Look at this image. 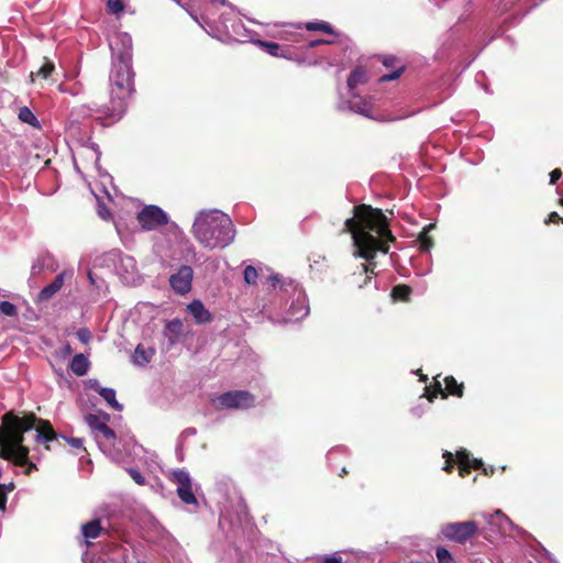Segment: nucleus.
<instances>
[{
  "mask_svg": "<svg viewBox=\"0 0 563 563\" xmlns=\"http://www.w3.org/2000/svg\"><path fill=\"white\" fill-rule=\"evenodd\" d=\"M366 81V73L361 67L355 68L347 78V86L353 90L357 85Z\"/></svg>",
  "mask_w": 563,
  "mask_h": 563,
  "instance_id": "nucleus-24",
  "label": "nucleus"
},
{
  "mask_svg": "<svg viewBox=\"0 0 563 563\" xmlns=\"http://www.w3.org/2000/svg\"><path fill=\"white\" fill-rule=\"evenodd\" d=\"M258 272L252 266L247 265L243 272V279L246 285H255L257 283Z\"/></svg>",
  "mask_w": 563,
  "mask_h": 563,
  "instance_id": "nucleus-29",
  "label": "nucleus"
},
{
  "mask_svg": "<svg viewBox=\"0 0 563 563\" xmlns=\"http://www.w3.org/2000/svg\"><path fill=\"white\" fill-rule=\"evenodd\" d=\"M410 291L411 290H410V288L408 286L398 285V286L393 288V296L396 299L407 300L409 295H410Z\"/></svg>",
  "mask_w": 563,
  "mask_h": 563,
  "instance_id": "nucleus-32",
  "label": "nucleus"
},
{
  "mask_svg": "<svg viewBox=\"0 0 563 563\" xmlns=\"http://www.w3.org/2000/svg\"><path fill=\"white\" fill-rule=\"evenodd\" d=\"M431 240L427 236L426 232L420 236V249L428 252L431 247Z\"/></svg>",
  "mask_w": 563,
  "mask_h": 563,
  "instance_id": "nucleus-40",
  "label": "nucleus"
},
{
  "mask_svg": "<svg viewBox=\"0 0 563 563\" xmlns=\"http://www.w3.org/2000/svg\"><path fill=\"white\" fill-rule=\"evenodd\" d=\"M437 559L439 563H452L453 558L451 553L444 548H438L435 552Z\"/></svg>",
  "mask_w": 563,
  "mask_h": 563,
  "instance_id": "nucleus-35",
  "label": "nucleus"
},
{
  "mask_svg": "<svg viewBox=\"0 0 563 563\" xmlns=\"http://www.w3.org/2000/svg\"><path fill=\"white\" fill-rule=\"evenodd\" d=\"M58 88H59V91L65 92V93H70V95H76L77 93V91L65 87L63 84L59 85Z\"/></svg>",
  "mask_w": 563,
  "mask_h": 563,
  "instance_id": "nucleus-52",
  "label": "nucleus"
},
{
  "mask_svg": "<svg viewBox=\"0 0 563 563\" xmlns=\"http://www.w3.org/2000/svg\"><path fill=\"white\" fill-rule=\"evenodd\" d=\"M559 220H561V217L556 213V212H552L549 214V218L545 220V223H550V222H558Z\"/></svg>",
  "mask_w": 563,
  "mask_h": 563,
  "instance_id": "nucleus-48",
  "label": "nucleus"
},
{
  "mask_svg": "<svg viewBox=\"0 0 563 563\" xmlns=\"http://www.w3.org/2000/svg\"><path fill=\"white\" fill-rule=\"evenodd\" d=\"M195 434H196V429L187 428L186 430L183 431L180 439L188 437V435H195Z\"/></svg>",
  "mask_w": 563,
  "mask_h": 563,
  "instance_id": "nucleus-51",
  "label": "nucleus"
},
{
  "mask_svg": "<svg viewBox=\"0 0 563 563\" xmlns=\"http://www.w3.org/2000/svg\"><path fill=\"white\" fill-rule=\"evenodd\" d=\"M51 261H52V258L49 256H43V257L37 258L36 262L31 267V275L32 276L37 275L45 268H48L52 272H54L55 268L53 267V265H49Z\"/></svg>",
  "mask_w": 563,
  "mask_h": 563,
  "instance_id": "nucleus-25",
  "label": "nucleus"
},
{
  "mask_svg": "<svg viewBox=\"0 0 563 563\" xmlns=\"http://www.w3.org/2000/svg\"><path fill=\"white\" fill-rule=\"evenodd\" d=\"M88 278H89V280H90L91 285H95V286L99 287V286L97 285V283H96V279H95V277H93V274H92L91 272H89V273H88Z\"/></svg>",
  "mask_w": 563,
  "mask_h": 563,
  "instance_id": "nucleus-53",
  "label": "nucleus"
},
{
  "mask_svg": "<svg viewBox=\"0 0 563 563\" xmlns=\"http://www.w3.org/2000/svg\"><path fill=\"white\" fill-rule=\"evenodd\" d=\"M562 176V172L559 168H555L550 174V183L554 184Z\"/></svg>",
  "mask_w": 563,
  "mask_h": 563,
  "instance_id": "nucleus-43",
  "label": "nucleus"
},
{
  "mask_svg": "<svg viewBox=\"0 0 563 563\" xmlns=\"http://www.w3.org/2000/svg\"><path fill=\"white\" fill-rule=\"evenodd\" d=\"M289 289L292 290L294 299L288 309L287 321H298L309 313L308 299L298 284L290 282L288 285H285V292H288Z\"/></svg>",
  "mask_w": 563,
  "mask_h": 563,
  "instance_id": "nucleus-6",
  "label": "nucleus"
},
{
  "mask_svg": "<svg viewBox=\"0 0 563 563\" xmlns=\"http://www.w3.org/2000/svg\"><path fill=\"white\" fill-rule=\"evenodd\" d=\"M488 523L489 532L496 534H510L512 531L520 532L521 529L516 527L514 522L504 515L500 510L495 511L492 515H483Z\"/></svg>",
  "mask_w": 563,
  "mask_h": 563,
  "instance_id": "nucleus-12",
  "label": "nucleus"
},
{
  "mask_svg": "<svg viewBox=\"0 0 563 563\" xmlns=\"http://www.w3.org/2000/svg\"><path fill=\"white\" fill-rule=\"evenodd\" d=\"M260 46L264 47L272 56H278L280 46L275 42L258 41Z\"/></svg>",
  "mask_w": 563,
  "mask_h": 563,
  "instance_id": "nucleus-34",
  "label": "nucleus"
},
{
  "mask_svg": "<svg viewBox=\"0 0 563 563\" xmlns=\"http://www.w3.org/2000/svg\"><path fill=\"white\" fill-rule=\"evenodd\" d=\"M133 77L132 62L112 59L109 104L98 106L92 103L80 107L79 111L82 112L84 115L109 120V123L117 122L124 114L126 110V99L134 90Z\"/></svg>",
  "mask_w": 563,
  "mask_h": 563,
  "instance_id": "nucleus-3",
  "label": "nucleus"
},
{
  "mask_svg": "<svg viewBox=\"0 0 563 563\" xmlns=\"http://www.w3.org/2000/svg\"><path fill=\"white\" fill-rule=\"evenodd\" d=\"M402 70H404V67H400L397 70L393 71L391 74L384 75V76H382L380 81L395 80L401 75Z\"/></svg>",
  "mask_w": 563,
  "mask_h": 563,
  "instance_id": "nucleus-39",
  "label": "nucleus"
},
{
  "mask_svg": "<svg viewBox=\"0 0 563 563\" xmlns=\"http://www.w3.org/2000/svg\"><path fill=\"white\" fill-rule=\"evenodd\" d=\"M7 506V495L0 490V511H4Z\"/></svg>",
  "mask_w": 563,
  "mask_h": 563,
  "instance_id": "nucleus-46",
  "label": "nucleus"
},
{
  "mask_svg": "<svg viewBox=\"0 0 563 563\" xmlns=\"http://www.w3.org/2000/svg\"><path fill=\"white\" fill-rule=\"evenodd\" d=\"M107 8L110 12L118 14L123 11L124 5L122 0H108Z\"/></svg>",
  "mask_w": 563,
  "mask_h": 563,
  "instance_id": "nucleus-36",
  "label": "nucleus"
},
{
  "mask_svg": "<svg viewBox=\"0 0 563 563\" xmlns=\"http://www.w3.org/2000/svg\"><path fill=\"white\" fill-rule=\"evenodd\" d=\"M188 313L194 318L195 323L206 324L212 321L211 312L205 307L201 300L195 299L187 305Z\"/></svg>",
  "mask_w": 563,
  "mask_h": 563,
  "instance_id": "nucleus-16",
  "label": "nucleus"
},
{
  "mask_svg": "<svg viewBox=\"0 0 563 563\" xmlns=\"http://www.w3.org/2000/svg\"><path fill=\"white\" fill-rule=\"evenodd\" d=\"M128 472L136 484H139V485L145 484V477L137 470L130 468Z\"/></svg>",
  "mask_w": 563,
  "mask_h": 563,
  "instance_id": "nucleus-38",
  "label": "nucleus"
},
{
  "mask_svg": "<svg viewBox=\"0 0 563 563\" xmlns=\"http://www.w3.org/2000/svg\"><path fill=\"white\" fill-rule=\"evenodd\" d=\"M396 58L394 56H385L383 59V64L387 67L391 66L395 63Z\"/></svg>",
  "mask_w": 563,
  "mask_h": 563,
  "instance_id": "nucleus-50",
  "label": "nucleus"
},
{
  "mask_svg": "<svg viewBox=\"0 0 563 563\" xmlns=\"http://www.w3.org/2000/svg\"><path fill=\"white\" fill-rule=\"evenodd\" d=\"M456 459L459 462L461 476H465L467 473H470L471 468H479L483 464L479 460L471 459L466 450L459 451L456 453Z\"/></svg>",
  "mask_w": 563,
  "mask_h": 563,
  "instance_id": "nucleus-18",
  "label": "nucleus"
},
{
  "mask_svg": "<svg viewBox=\"0 0 563 563\" xmlns=\"http://www.w3.org/2000/svg\"><path fill=\"white\" fill-rule=\"evenodd\" d=\"M445 389L455 396H462V385H459L457 382L452 377H445Z\"/></svg>",
  "mask_w": 563,
  "mask_h": 563,
  "instance_id": "nucleus-30",
  "label": "nucleus"
},
{
  "mask_svg": "<svg viewBox=\"0 0 563 563\" xmlns=\"http://www.w3.org/2000/svg\"><path fill=\"white\" fill-rule=\"evenodd\" d=\"M561 201H562V205H563V197H562V200H561Z\"/></svg>",
  "mask_w": 563,
  "mask_h": 563,
  "instance_id": "nucleus-56",
  "label": "nucleus"
},
{
  "mask_svg": "<svg viewBox=\"0 0 563 563\" xmlns=\"http://www.w3.org/2000/svg\"><path fill=\"white\" fill-rule=\"evenodd\" d=\"M86 422L95 433L99 432L101 430V427L106 426V423L102 422L100 418L96 415H88L86 417Z\"/></svg>",
  "mask_w": 563,
  "mask_h": 563,
  "instance_id": "nucleus-31",
  "label": "nucleus"
},
{
  "mask_svg": "<svg viewBox=\"0 0 563 563\" xmlns=\"http://www.w3.org/2000/svg\"><path fill=\"white\" fill-rule=\"evenodd\" d=\"M137 222L144 231H153L168 223V214L155 205L145 206L137 213Z\"/></svg>",
  "mask_w": 563,
  "mask_h": 563,
  "instance_id": "nucleus-5",
  "label": "nucleus"
},
{
  "mask_svg": "<svg viewBox=\"0 0 563 563\" xmlns=\"http://www.w3.org/2000/svg\"><path fill=\"white\" fill-rule=\"evenodd\" d=\"M183 329L184 324L179 319H173L166 323L164 328V336L168 341V347L174 346L178 342L183 333Z\"/></svg>",
  "mask_w": 563,
  "mask_h": 563,
  "instance_id": "nucleus-17",
  "label": "nucleus"
},
{
  "mask_svg": "<svg viewBox=\"0 0 563 563\" xmlns=\"http://www.w3.org/2000/svg\"><path fill=\"white\" fill-rule=\"evenodd\" d=\"M74 276V271L71 268L65 269L59 273L55 279L45 286L37 295L36 300L40 302L48 301L52 299L63 287L66 279H71Z\"/></svg>",
  "mask_w": 563,
  "mask_h": 563,
  "instance_id": "nucleus-13",
  "label": "nucleus"
},
{
  "mask_svg": "<svg viewBox=\"0 0 563 563\" xmlns=\"http://www.w3.org/2000/svg\"><path fill=\"white\" fill-rule=\"evenodd\" d=\"M444 457H446V465L444 466V471L450 472L451 471V463L453 462V456L450 452L444 453Z\"/></svg>",
  "mask_w": 563,
  "mask_h": 563,
  "instance_id": "nucleus-45",
  "label": "nucleus"
},
{
  "mask_svg": "<svg viewBox=\"0 0 563 563\" xmlns=\"http://www.w3.org/2000/svg\"><path fill=\"white\" fill-rule=\"evenodd\" d=\"M92 386L111 408L119 411L122 410V405L118 402L115 398V390L113 388L101 387L97 380L92 383Z\"/></svg>",
  "mask_w": 563,
  "mask_h": 563,
  "instance_id": "nucleus-20",
  "label": "nucleus"
},
{
  "mask_svg": "<svg viewBox=\"0 0 563 563\" xmlns=\"http://www.w3.org/2000/svg\"><path fill=\"white\" fill-rule=\"evenodd\" d=\"M330 43L331 42L327 41V40H314V41L309 42L308 46L312 48V47H316L318 45L330 44Z\"/></svg>",
  "mask_w": 563,
  "mask_h": 563,
  "instance_id": "nucleus-47",
  "label": "nucleus"
},
{
  "mask_svg": "<svg viewBox=\"0 0 563 563\" xmlns=\"http://www.w3.org/2000/svg\"><path fill=\"white\" fill-rule=\"evenodd\" d=\"M117 271L124 283L131 284L136 280L137 267H136L135 260L132 256H129V255L120 256L119 265L117 266Z\"/></svg>",
  "mask_w": 563,
  "mask_h": 563,
  "instance_id": "nucleus-14",
  "label": "nucleus"
},
{
  "mask_svg": "<svg viewBox=\"0 0 563 563\" xmlns=\"http://www.w3.org/2000/svg\"><path fill=\"white\" fill-rule=\"evenodd\" d=\"M154 355L155 349H145L142 344H139L132 354V362L134 365L144 366L151 362Z\"/></svg>",
  "mask_w": 563,
  "mask_h": 563,
  "instance_id": "nucleus-19",
  "label": "nucleus"
},
{
  "mask_svg": "<svg viewBox=\"0 0 563 563\" xmlns=\"http://www.w3.org/2000/svg\"><path fill=\"white\" fill-rule=\"evenodd\" d=\"M478 530L475 521L451 522L442 526L441 533L449 540L457 543H464L471 539Z\"/></svg>",
  "mask_w": 563,
  "mask_h": 563,
  "instance_id": "nucleus-7",
  "label": "nucleus"
},
{
  "mask_svg": "<svg viewBox=\"0 0 563 563\" xmlns=\"http://www.w3.org/2000/svg\"><path fill=\"white\" fill-rule=\"evenodd\" d=\"M98 214L104 220L110 218V211L106 208L104 205L101 203L98 206Z\"/></svg>",
  "mask_w": 563,
  "mask_h": 563,
  "instance_id": "nucleus-42",
  "label": "nucleus"
},
{
  "mask_svg": "<svg viewBox=\"0 0 563 563\" xmlns=\"http://www.w3.org/2000/svg\"><path fill=\"white\" fill-rule=\"evenodd\" d=\"M18 117L24 123H27L32 126H38L37 118L34 115V113L27 107L20 108Z\"/></svg>",
  "mask_w": 563,
  "mask_h": 563,
  "instance_id": "nucleus-26",
  "label": "nucleus"
},
{
  "mask_svg": "<svg viewBox=\"0 0 563 563\" xmlns=\"http://www.w3.org/2000/svg\"><path fill=\"white\" fill-rule=\"evenodd\" d=\"M65 439L67 440V442L70 444L71 448L85 450L82 446L84 441L81 438H69V439L65 438Z\"/></svg>",
  "mask_w": 563,
  "mask_h": 563,
  "instance_id": "nucleus-41",
  "label": "nucleus"
},
{
  "mask_svg": "<svg viewBox=\"0 0 563 563\" xmlns=\"http://www.w3.org/2000/svg\"><path fill=\"white\" fill-rule=\"evenodd\" d=\"M32 429H35V441L38 443H48L57 438L51 423L36 418L34 413L20 417L13 412H8L2 417L0 457L10 460L18 466H25L24 473L26 475L36 470V465L29 460V448L23 444L24 433Z\"/></svg>",
  "mask_w": 563,
  "mask_h": 563,
  "instance_id": "nucleus-2",
  "label": "nucleus"
},
{
  "mask_svg": "<svg viewBox=\"0 0 563 563\" xmlns=\"http://www.w3.org/2000/svg\"><path fill=\"white\" fill-rule=\"evenodd\" d=\"M352 218L345 220V229L352 234L355 255L368 262L360 266V274L373 273L376 253H387L389 243L395 240L385 214L379 209L366 205L354 207Z\"/></svg>",
  "mask_w": 563,
  "mask_h": 563,
  "instance_id": "nucleus-1",
  "label": "nucleus"
},
{
  "mask_svg": "<svg viewBox=\"0 0 563 563\" xmlns=\"http://www.w3.org/2000/svg\"><path fill=\"white\" fill-rule=\"evenodd\" d=\"M322 563H342V559L340 556H329Z\"/></svg>",
  "mask_w": 563,
  "mask_h": 563,
  "instance_id": "nucleus-49",
  "label": "nucleus"
},
{
  "mask_svg": "<svg viewBox=\"0 0 563 563\" xmlns=\"http://www.w3.org/2000/svg\"><path fill=\"white\" fill-rule=\"evenodd\" d=\"M306 29L308 31H321V32H324V33H328V34H333L334 33L332 26L328 22H324V21L308 22L306 24Z\"/></svg>",
  "mask_w": 563,
  "mask_h": 563,
  "instance_id": "nucleus-28",
  "label": "nucleus"
},
{
  "mask_svg": "<svg viewBox=\"0 0 563 563\" xmlns=\"http://www.w3.org/2000/svg\"><path fill=\"white\" fill-rule=\"evenodd\" d=\"M90 367V362L84 354H76L69 365L70 371L77 376H84L87 374Z\"/></svg>",
  "mask_w": 563,
  "mask_h": 563,
  "instance_id": "nucleus-22",
  "label": "nucleus"
},
{
  "mask_svg": "<svg viewBox=\"0 0 563 563\" xmlns=\"http://www.w3.org/2000/svg\"><path fill=\"white\" fill-rule=\"evenodd\" d=\"M172 481L177 486V495L179 499L186 505L197 506L198 501L192 490V479L189 473L185 470H176L172 473Z\"/></svg>",
  "mask_w": 563,
  "mask_h": 563,
  "instance_id": "nucleus-9",
  "label": "nucleus"
},
{
  "mask_svg": "<svg viewBox=\"0 0 563 563\" xmlns=\"http://www.w3.org/2000/svg\"><path fill=\"white\" fill-rule=\"evenodd\" d=\"M13 489H14L13 483L0 484V490L3 492L5 495L11 493Z\"/></svg>",
  "mask_w": 563,
  "mask_h": 563,
  "instance_id": "nucleus-44",
  "label": "nucleus"
},
{
  "mask_svg": "<svg viewBox=\"0 0 563 563\" xmlns=\"http://www.w3.org/2000/svg\"><path fill=\"white\" fill-rule=\"evenodd\" d=\"M341 472H342V473L340 474V476H342V474H345V473H346V470L343 467Z\"/></svg>",
  "mask_w": 563,
  "mask_h": 563,
  "instance_id": "nucleus-55",
  "label": "nucleus"
},
{
  "mask_svg": "<svg viewBox=\"0 0 563 563\" xmlns=\"http://www.w3.org/2000/svg\"><path fill=\"white\" fill-rule=\"evenodd\" d=\"M192 234L207 249H223L233 242L235 229L228 214L214 209L196 216Z\"/></svg>",
  "mask_w": 563,
  "mask_h": 563,
  "instance_id": "nucleus-4",
  "label": "nucleus"
},
{
  "mask_svg": "<svg viewBox=\"0 0 563 563\" xmlns=\"http://www.w3.org/2000/svg\"><path fill=\"white\" fill-rule=\"evenodd\" d=\"M194 269L188 265H181L169 276V285L177 295H186L191 290Z\"/></svg>",
  "mask_w": 563,
  "mask_h": 563,
  "instance_id": "nucleus-10",
  "label": "nucleus"
},
{
  "mask_svg": "<svg viewBox=\"0 0 563 563\" xmlns=\"http://www.w3.org/2000/svg\"><path fill=\"white\" fill-rule=\"evenodd\" d=\"M0 313L7 317H14L18 313V309L9 301H0Z\"/></svg>",
  "mask_w": 563,
  "mask_h": 563,
  "instance_id": "nucleus-33",
  "label": "nucleus"
},
{
  "mask_svg": "<svg viewBox=\"0 0 563 563\" xmlns=\"http://www.w3.org/2000/svg\"><path fill=\"white\" fill-rule=\"evenodd\" d=\"M77 338L81 343L87 344L91 339V332L87 328H81L77 331Z\"/></svg>",
  "mask_w": 563,
  "mask_h": 563,
  "instance_id": "nucleus-37",
  "label": "nucleus"
},
{
  "mask_svg": "<svg viewBox=\"0 0 563 563\" xmlns=\"http://www.w3.org/2000/svg\"><path fill=\"white\" fill-rule=\"evenodd\" d=\"M272 280H273V283H275V282H278L279 279H278V277H277V276H273V277H272Z\"/></svg>",
  "mask_w": 563,
  "mask_h": 563,
  "instance_id": "nucleus-54",
  "label": "nucleus"
},
{
  "mask_svg": "<svg viewBox=\"0 0 563 563\" xmlns=\"http://www.w3.org/2000/svg\"><path fill=\"white\" fill-rule=\"evenodd\" d=\"M55 66L53 62L45 58L44 64L40 67V69L36 73H31V78L34 80V77H42L43 79H47L51 74L54 71Z\"/></svg>",
  "mask_w": 563,
  "mask_h": 563,
  "instance_id": "nucleus-27",
  "label": "nucleus"
},
{
  "mask_svg": "<svg viewBox=\"0 0 563 563\" xmlns=\"http://www.w3.org/2000/svg\"><path fill=\"white\" fill-rule=\"evenodd\" d=\"M102 528L100 520L96 519L81 526V533L88 541L89 539H96L99 537Z\"/></svg>",
  "mask_w": 563,
  "mask_h": 563,
  "instance_id": "nucleus-23",
  "label": "nucleus"
},
{
  "mask_svg": "<svg viewBox=\"0 0 563 563\" xmlns=\"http://www.w3.org/2000/svg\"><path fill=\"white\" fill-rule=\"evenodd\" d=\"M219 408L247 409L254 405V396L245 390L228 391L216 399Z\"/></svg>",
  "mask_w": 563,
  "mask_h": 563,
  "instance_id": "nucleus-8",
  "label": "nucleus"
},
{
  "mask_svg": "<svg viewBox=\"0 0 563 563\" xmlns=\"http://www.w3.org/2000/svg\"><path fill=\"white\" fill-rule=\"evenodd\" d=\"M96 441L99 445V448L108 455L115 459L112 448L114 446L115 442V433L114 431L109 428L107 424L104 427H101V430L97 433H95Z\"/></svg>",
  "mask_w": 563,
  "mask_h": 563,
  "instance_id": "nucleus-15",
  "label": "nucleus"
},
{
  "mask_svg": "<svg viewBox=\"0 0 563 563\" xmlns=\"http://www.w3.org/2000/svg\"><path fill=\"white\" fill-rule=\"evenodd\" d=\"M346 108L355 113L372 118L369 102L356 96H353V98L346 102Z\"/></svg>",
  "mask_w": 563,
  "mask_h": 563,
  "instance_id": "nucleus-21",
  "label": "nucleus"
},
{
  "mask_svg": "<svg viewBox=\"0 0 563 563\" xmlns=\"http://www.w3.org/2000/svg\"><path fill=\"white\" fill-rule=\"evenodd\" d=\"M112 59L132 62V38L128 33H118L109 42Z\"/></svg>",
  "mask_w": 563,
  "mask_h": 563,
  "instance_id": "nucleus-11",
  "label": "nucleus"
}]
</instances>
